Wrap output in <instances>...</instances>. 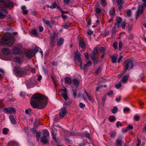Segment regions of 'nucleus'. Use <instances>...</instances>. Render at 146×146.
Instances as JSON below:
<instances>
[{
	"label": "nucleus",
	"mask_w": 146,
	"mask_h": 146,
	"mask_svg": "<svg viewBox=\"0 0 146 146\" xmlns=\"http://www.w3.org/2000/svg\"><path fill=\"white\" fill-rule=\"evenodd\" d=\"M57 35L56 33L54 31L50 35V39L55 41V38Z\"/></svg>",
	"instance_id": "obj_23"
},
{
	"label": "nucleus",
	"mask_w": 146,
	"mask_h": 146,
	"mask_svg": "<svg viewBox=\"0 0 146 146\" xmlns=\"http://www.w3.org/2000/svg\"><path fill=\"white\" fill-rule=\"evenodd\" d=\"M1 51L5 55H8L10 53V50L8 48H2Z\"/></svg>",
	"instance_id": "obj_19"
},
{
	"label": "nucleus",
	"mask_w": 146,
	"mask_h": 146,
	"mask_svg": "<svg viewBox=\"0 0 146 146\" xmlns=\"http://www.w3.org/2000/svg\"><path fill=\"white\" fill-rule=\"evenodd\" d=\"M48 98L39 93L34 94L30 99L31 106L34 108L42 109L47 105Z\"/></svg>",
	"instance_id": "obj_1"
},
{
	"label": "nucleus",
	"mask_w": 146,
	"mask_h": 146,
	"mask_svg": "<svg viewBox=\"0 0 146 146\" xmlns=\"http://www.w3.org/2000/svg\"><path fill=\"white\" fill-rule=\"evenodd\" d=\"M42 21L43 22L46 24L50 26H51V23L49 21L43 19H42Z\"/></svg>",
	"instance_id": "obj_36"
},
{
	"label": "nucleus",
	"mask_w": 146,
	"mask_h": 146,
	"mask_svg": "<svg viewBox=\"0 0 146 146\" xmlns=\"http://www.w3.org/2000/svg\"><path fill=\"white\" fill-rule=\"evenodd\" d=\"M60 90L61 92H62L61 94V95L65 100L66 101L68 98L66 88H65L64 89L61 88Z\"/></svg>",
	"instance_id": "obj_9"
},
{
	"label": "nucleus",
	"mask_w": 146,
	"mask_h": 146,
	"mask_svg": "<svg viewBox=\"0 0 146 146\" xmlns=\"http://www.w3.org/2000/svg\"><path fill=\"white\" fill-rule=\"evenodd\" d=\"M117 3L119 5H123L124 4V2L122 0H117Z\"/></svg>",
	"instance_id": "obj_58"
},
{
	"label": "nucleus",
	"mask_w": 146,
	"mask_h": 146,
	"mask_svg": "<svg viewBox=\"0 0 146 146\" xmlns=\"http://www.w3.org/2000/svg\"><path fill=\"white\" fill-rule=\"evenodd\" d=\"M91 62L90 60H89L86 62V64H85L84 66L83 67L84 70L86 69V68L88 66H91Z\"/></svg>",
	"instance_id": "obj_27"
},
{
	"label": "nucleus",
	"mask_w": 146,
	"mask_h": 146,
	"mask_svg": "<svg viewBox=\"0 0 146 146\" xmlns=\"http://www.w3.org/2000/svg\"><path fill=\"white\" fill-rule=\"evenodd\" d=\"M7 146H19L18 143L14 141H10Z\"/></svg>",
	"instance_id": "obj_20"
},
{
	"label": "nucleus",
	"mask_w": 146,
	"mask_h": 146,
	"mask_svg": "<svg viewBox=\"0 0 146 146\" xmlns=\"http://www.w3.org/2000/svg\"><path fill=\"white\" fill-rule=\"evenodd\" d=\"M93 33V31H91L89 29L87 32V34L89 35H91Z\"/></svg>",
	"instance_id": "obj_57"
},
{
	"label": "nucleus",
	"mask_w": 146,
	"mask_h": 146,
	"mask_svg": "<svg viewBox=\"0 0 146 146\" xmlns=\"http://www.w3.org/2000/svg\"><path fill=\"white\" fill-rule=\"evenodd\" d=\"M3 6L8 8L13 7H14V3L9 0L5 1Z\"/></svg>",
	"instance_id": "obj_10"
},
{
	"label": "nucleus",
	"mask_w": 146,
	"mask_h": 146,
	"mask_svg": "<svg viewBox=\"0 0 146 146\" xmlns=\"http://www.w3.org/2000/svg\"><path fill=\"white\" fill-rule=\"evenodd\" d=\"M116 134V133L115 132H113L110 133V136L111 137H114L115 136Z\"/></svg>",
	"instance_id": "obj_52"
},
{
	"label": "nucleus",
	"mask_w": 146,
	"mask_h": 146,
	"mask_svg": "<svg viewBox=\"0 0 146 146\" xmlns=\"http://www.w3.org/2000/svg\"><path fill=\"white\" fill-rule=\"evenodd\" d=\"M102 68L101 67H99L96 72V74H98L102 70Z\"/></svg>",
	"instance_id": "obj_42"
},
{
	"label": "nucleus",
	"mask_w": 146,
	"mask_h": 146,
	"mask_svg": "<svg viewBox=\"0 0 146 146\" xmlns=\"http://www.w3.org/2000/svg\"><path fill=\"white\" fill-rule=\"evenodd\" d=\"M9 118L10 120L13 124H16V121L14 117L12 115H10L9 117Z\"/></svg>",
	"instance_id": "obj_28"
},
{
	"label": "nucleus",
	"mask_w": 146,
	"mask_h": 146,
	"mask_svg": "<svg viewBox=\"0 0 146 146\" xmlns=\"http://www.w3.org/2000/svg\"><path fill=\"white\" fill-rule=\"evenodd\" d=\"M14 60L15 62L20 63L21 62L20 59L19 57H16L14 59Z\"/></svg>",
	"instance_id": "obj_35"
},
{
	"label": "nucleus",
	"mask_w": 146,
	"mask_h": 146,
	"mask_svg": "<svg viewBox=\"0 0 146 146\" xmlns=\"http://www.w3.org/2000/svg\"><path fill=\"white\" fill-rule=\"evenodd\" d=\"M81 53L80 52L77 53L74 56V57L75 59H77L79 62H82V60L80 57Z\"/></svg>",
	"instance_id": "obj_13"
},
{
	"label": "nucleus",
	"mask_w": 146,
	"mask_h": 146,
	"mask_svg": "<svg viewBox=\"0 0 146 146\" xmlns=\"http://www.w3.org/2000/svg\"><path fill=\"white\" fill-rule=\"evenodd\" d=\"M118 110V108L116 106H115L113 107V108L112 109L111 111L112 113H116Z\"/></svg>",
	"instance_id": "obj_33"
},
{
	"label": "nucleus",
	"mask_w": 146,
	"mask_h": 146,
	"mask_svg": "<svg viewBox=\"0 0 146 146\" xmlns=\"http://www.w3.org/2000/svg\"><path fill=\"white\" fill-rule=\"evenodd\" d=\"M64 40L62 38H60L57 40V45L58 46H60L63 43Z\"/></svg>",
	"instance_id": "obj_22"
},
{
	"label": "nucleus",
	"mask_w": 146,
	"mask_h": 146,
	"mask_svg": "<svg viewBox=\"0 0 146 146\" xmlns=\"http://www.w3.org/2000/svg\"><path fill=\"white\" fill-rule=\"evenodd\" d=\"M4 112L8 115L11 114L14 112L15 113L16 110L13 108L8 107L5 108L3 110Z\"/></svg>",
	"instance_id": "obj_8"
},
{
	"label": "nucleus",
	"mask_w": 146,
	"mask_h": 146,
	"mask_svg": "<svg viewBox=\"0 0 146 146\" xmlns=\"http://www.w3.org/2000/svg\"><path fill=\"white\" fill-rule=\"evenodd\" d=\"M79 46L83 49L85 48L86 46V44L84 40L80 41L79 42Z\"/></svg>",
	"instance_id": "obj_17"
},
{
	"label": "nucleus",
	"mask_w": 146,
	"mask_h": 146,
	"mask_svg": "<svg viewBox=\"0 0 146 146\" xmlns=\"http://www.w3.org/2000/svg\"><path fill=\"white\" fill-rule=\"evenodd\" d=\"M9 131V130L7 128H4L3 130V133L4 135L7 134L8 132Z\"/></svg>",
	"instance_id": "obj_34"
},
{
	"label": "nucleus",
	"mask_w": 146,
	"mask_h": 146,
	"mask_svg": "<svg viewBox=\"0 0 146 146\" xmlns=\"http://www.w3.org/2000/svg\"><path fill=\"white\" fill-rule=\"evenodd\" d=\"M64 80L65 83L68 85H70L72 83V80L71 78L69 77H66Z\"/></svg>",
	"instance_id": "obj_21"
},
{
	"label": "nucleus",
	"mask_w": 146,
	"mask_h": 146,
	"mask_svg": "<svg viewBox=\"0 0 146 146\" xmlns=\"http://www.w3.org/2000/svg\"><path fill=\"white\" fill-rule=\"evenodd\" d=\"M39 31L40 32H42L43 31V27L42 26H39Z\"/></svg>",
	"instance_id": "obj_62"
},
{
	"label": "nucleus",
	"mask_w": 146,
	"mask_h": 146,
	"mask_svg": "<svg viewBox=\"0 0 146 146\" xmlns=\"http://www.w3.org/2000/svg\"><path fill=\"white\" fill-rule=\"evenodd\" d=\"M142 132L143 133L146 132V125L144 126L142 129Z\"/></svg>",
	"instance_id": "obj_64"
},
{
	"label": "nucleus",
	"mask_w": 146,
	"mask_h": 146,
	"mask_svg": "<svg viewBox=\"0 0 146 146\" xmlns=\"http://www.w3.org/2000/svg\"><path fill=\"white\" fill-rule=\"evenodd\" d=\"M142 1L144 3L141 6L139 5L138 10L135 13V19H137L140 15L143 13L145 8L146 7V0H142Z\"/></svg>",
	"instance_id": "obj_4"
},
{
	"label": "nucleus",
	"mask_w": 146,
	"mask_h": 146,
	"mask_svg": "<svg viewBox=\"0 0 146 146\" xmlns=\"http://www.w3.org/2000/svg\"><path fill=\"white\" fill-rule=\"evenodd\" d=\"M70 23H67L63 26L65 29H68L70 26Z\"/></svg>",
	"instance_id": "obj_46"
},
{
	"label": "nucleus",
	"mask_w": 146,
	"mask_h": 146,
	"mask_svg": "<svg viewBox=\"0 0 146 146\" xmlns=\"http://www.w3.org/2000/svg\"><path fill=\"white\" fill-rule=\"evenodd\" d=\"M118 27H120V24L122 21V19L120 17H117L116 19Z\"/></svg>",
	"instance_id": "obj_25"
},
{
	"label": "nucleus",
	"mask_w": 146,
	"mask_h": 146,
	"mask_svg": "<svg viewBox=\"0 0 146 146\" xmlns=\"http://www.w3.org/2000/svg\"><path fill=\"white\" fill-rule=\"evenodd\" d=\"M73 95L74 98H76L77 95V90L76 89H73L72 90Z\"/></svg>",
	"instance_id": "obj_32"
},
{
	"label": "nucleus",
	"mask_w": 146,
	"mask_h": 146,
	"mask_svg": "<svg viewBox=\"0 0 146 146\" xmlns=\"http://www.w3.org/2000/svg\"><path fill=\"white\" fill-rule=\"evenodd\" d=\"M115 117L114 116H110L109 117V119L110 122H112L114 121L115 120Z\"/></svg>",
	"instance_id": "obj_31"
},
{
	"label": "nucleus",
	"mask_w": 146,
	"mask_h": 146,
	"mask_svg": "<svg viewBox=\"0 0 146 146\" xmlns=\"http://www.w3.org/2000/svg\"><path fill=\"white\" fill-rule=\"evenodd\" d=\"M40 135L41 133L40 132H37L36 133V139L37 141L39 140Z\"/></svg>",
	"instance_id": "obj_48"
},
{
	"label": "nucleus",
	"mask_w": 146,
	"mask_h": 146,
	"mask_svg": "<svg viewBox=\"0 0 146 146\" xmlns=\"http://www.w3.org/2000/svg\"><path fill=\"white\" fill-rule=\"evenodd\" d=\"M117 42L115 41L114 42L113 44V47L115 49H116L117 48Z\"/></svg>",
	"instance_id": "obj_43"
},
{
	"label": "nucleus",
	"mask_w": 146,
	"mask_h": 146,
	"mask_svg": "<svg viewBox=\"0 0 146 146\" xmlns=\"http://www.w3.org/2000/svg\"><path fill=\"white\" fill-rule=\"evenodd\" d=\"M134 119L135 121H137L140 120V117L138 115H135L134 116Z\"/></svg>",
	"instance_id": "obj_47"
},
{
	"label": "nucleus",
	"mask_w": 146,
	"mask_h": 146,
	"mask_svg": "<svg viewBox=\"0 0 146 146\" xmlns=\"http://www.w3.org/2000/svg\"><path fill=\"white\" fill-rule=\"evenodd\" d=\"M40 50H41L40 48L38 46H36L34 49V51L35 53H36L38 51Z\"/></svg>",
	"instance_id": "obj_51"
},
{
	"label": "nucleus",
	"mask_w": 146,
	"mask_h": 146,
	"mask_svg": "<svg viewBox=\"0 0 146 146\" xmlns=\"http://www.w3.org/2000/svg\"><path fill=\"white\" fill-rule=\"evenodd\" d=\"M125 66L124 67V71L123 74H125L127 70H130L131 69L133 66V63L131 59H127L124 62Z\"/></svg>",
	"instance_id": "obj_3"
},
{
	"label": "nucleus",
	"mask_w": 146,
	"mask_h": 146,
	"mask_svg": "<svg viewBox=\"0 0 146 146\" xmlns=\"http://www.w3.org/2000/svg\"><path fill=\"white\" fill-rule=\"evenodd\" d=\"M6 15L4 14L2 12L0 11V19H2L5 18Z\"/></svg>",
	"instance_id": "obj_38"
},
{
	"label": "nucleus",
	"mask_w": 146,
	"mask_h": 146,
	"mask_svg": "<svg viewBox=\"0 0 146 146\" xmlns=\"http://www.w3.org/2000/svg\"><path fill=\"white\" fill-rule=\"evenodd\" d=\"M72 82L73 84L76 86V87H78L79 85V81L76 79H73L72 80Z\"/></svg>",
	"instance_id": "obj_24"
},
{
	"label": "nucleus",
	"mask_w": 146,
	"mask_h": 146,
	"mask_svg": "<svg viewBox=\"0 0 146 146\" xmlns=\"http://www.w3.org/2000/svg\"><path fill=\"white\" fill-rule=\"evenodd\" d=\"M50 46L52 47H53L54 46V44L55 41L50 39Z\"/></svg>",
	"instance_id": "obj_44"
},
{
	"label": "nucleus",
	"mask_w": 146,
	"mask_h": 146,
	"mask_svg": "<svg viewBox=\"0 0 146 146\" xmlns=\"http://www.w3.org/2000/svg\"><path fill=\"white\" fill-rule=\"evenodd\" d=\"M20 50V49L19 47H15L13 49V54L15 55L19 54V53Z\"/></svg>",
	"instance_id": "obj_16"
},
{
	"label": "nucleus",
	"mask_w": 146,
	"mask_h": 146,
	"mask_svg": "<svg viewBox=\"0 0 146 146\" xmlns=\"http://www.w3.org/2000/svg\"><path fill=\"white\" fill-rule=\"evenodd\" d=\"M121 83L120 81L117 84L115 85V87L117 89H119L121 88L122 86Z\"/></svg>",
	"instance_id": "obj_39"
},
{
	"label": "nucleus",
	"mask_w": 146,
	"mask_h": 146,
	"mask_svg": "<svg viewBox=\"0 0 146 146\" xmlns=\"http://www.w3.org/2000/svg\"><path fill=\"white\" fill-rule=\"evenodd\" d=\"M123 46V43L121 41H120L119 42V50L121 51V48H122Z\"/></svg>",
	"instance_id": "obj_49"
},
{
	"label": "nucleus",
	"mask_w": 146,
	"mask_h": 146,
	"mask_svg": "<svg viewBox=\"0 0 146 146\" xmlns=\"http://www.w3.org/2000/svg\"><path fill=\"white\" fill-rule=\"evenodd\" d=\"M98 48L97 47L94 48L93 51L90 55V57L94 61V65L97 64L98 62V59L96 55L98 54Z\"/></svg>",
	"instance_id": "obj_5"
},
{
	"label": "nucleus",
	"mask_w": 146,
	"mask_h": 146,
	"mask_svg": "<svg viewBox=\"0 0 146 146\" xmlns=\"http://www.w3.org/2000/svg\"><path fill=\"white\" fill-rule=\"evenodd\" d=\"M31 131L33 133V134H35L36 133V131L35 128H32L31 129Z\"/></svg>",
	"instance_id": "obj_63"
},
{
	"label": "nucleus",
	"mask_w": 146,
	"mask_h": 146,
	"mask_svg": "<svg viewBox=\"0 0 146 146\" xmlns=\"http://www.w3.org/2000/svg\"><path fill=\"white\" fill-rule=\"evenodd\" d=\"M85 106V105L84 104L82 103H80L79 104V106L80 108H83Z\"/></svg>",
	"instance_id": "obj_56"
},
{
	"label": "nucleus",
	"mask_w": 146,
	"mask_h": 146,
	"mask_svg": "<svg viewBox=\"0 0 146 146\" xmlns=\"http://www.w3.org/2000/svg\"><path fill=\"white\" fill-rule=\"evenodd\" d=\"M109 33V31L108 30H106L104 31L103 35L104 36H107Z\"/></svg>",
	"instance_id": "obj_59"
},
{
	"label": "nucleus",
	"mask_w": 146,
	"mask_h": 146,
	"mask_svg": "<svg viewBox=\"0 0 146 146\" xmlns=\"http://www.w3.org/2000/svg\"><path fill=\"white\" fill-rule=\"evenodd\" d=\"M127 16L128 17H130L131 16V11L130 9H128L126 12Z\"/></svg>",
	"instance_id": "obj_41"
},
{
	"label": "nucleus",
	"mask_w": 146,
	"mask_h": 146,
	"mask_svg": "<svg viewBox=\"0 0 146 146\" xmlns=\"http://www.w3.org/2000/svg\"><path fill=\"white\" fill-rule=\"evenodd\" d=\"M66 113V108H62L61 111L60 113V117L61 118H63L65 115Z\"/></svg>",
	"instance_id": "obj_12"
},
{
	"label": "nucleus",
	"mask_w": 146,
	"mask_h": 146,
	"mask_svg": "<svg viewBox=\"0 0 146 146\" xmlns=\"http://www.w3.org/2000/svg\"><path fill=\"white\" fill-rule=\"evenodd\" d=\"M15 39L13 37L3 36L0 40V46L3 45L9 44V46H11L13 44Z\"/></svg>",
	"instance_id": "obj_2"
},
{
	"label": "nucleus",
	"mask_w": 146,
	"mask_h": 146,
	"mask_svg": "<svg viewBox=\"0 0 146 146\" xmlns=\"http://www.w3.org/2000/svg\"><path fill=\"white\" fill-rule=\"evenodd\" d=\"M117 56L118 55L117 54L111 56V60L113 63H115L116 62Z\"/></svg>",
	"instance_id": "obj_18"
},
{
	"label": "nucleus",
	"mask_w": 146,
	"mask_h": 146,
	"mask_svg": "<svg viewBox=\"0 0 146 146\" xmlns=\"http://www.w3.org/2000/svg\"><path fill=\"white\" fill-rule=\"evenodd\" d=\"M120 125L121 126H122V124L119 121H117L116 123V127H119V125Z\"/></svg>",
	"instance_id": "obj_55"
},
{
	"label": "nucleus",
	"mask_w": 146,
	"mask_h": 146,
	"mask_svg": "<svg viewBox=\"0 0 146 146\" xmlns=\"http://www.w3.org/2000/svg\"><path fill=\"white\" fill-rule=\"evenodd\" d=\"M99 50L101 52V53H104L105 52L106 49L105 47L101 46Z\"/></svg>",
	"instance_id": "obj_40"
},
{
	"label": "nucleus",
	"mask_w": 146,
	"mask_h": 146,
	"mask_svg": "<svg viewBox=\"0 0 146 146\" xmlns=\"http://www.w3.org/2000/svg\"><path fill=\"white\" fill-rule=\"evenodd\" d=\"M43 136L41 138V141L44 144H46L48 143L49 140L47 137L49 136V134L47 130H44L43 134Z\"/></svg>",
	"instance_id": "obj_6"
},
{
	"label": "nucleus",
	"mask_w": 146,
	"mask_h": 146,
	"mask_svg": "<svg viewBox=\"0 0 146 146\" xmlns=\"http://www.w3.org/2000/svg\"><path fill=\"white\" fill-rule=\"evenodd\" d=\"M129 77V74H127L126 75L124 76L122 78L121 80L120 81L121 82L125 84L127 82L128 78Z\"/></svg>",
	"instance_id": "obj_14"
},
{
	"label": "nucleus",
	"mask_w": 146,
	"mask_h": 146,
	"mask_svg": "<svg viewBox=\"0 0 146 146\" xmlns=\"http://www.w3.org/2000/svg\"><path fill=\"white\" fill-rule=\"evenodd\" d=\"M95 11L97 13L99 14L102 11L98 7H96L95 10Z\"/></svg>",
	"instance_id": "obj_45"
},
{
	"label": "nucleus",
	"mask_w": 146,
	"mask_h": 146,
	"mask_svg": "<svg viewBox=\"0 0 146 146\" xmlns=\"http://www.w3.org/2000/svg\"><path fill=\"white\" fill-rule=\"evenodd\" d=\"M61 17L64 20L68 18L67 16L66 15H64L63 14H62L61 15Z\"/></svg>",
	"instance_id": "obj_60"
},
{
	"label": "nucleus",
	"mask_w": 146,
	"mask_h": 146,
	"mask_svg": "<svg viewBox=\"0 0 146 146\" xmlns=\"http://www.w3.org/2000/svg\"><path fill=\"white\" fill-rule=\"evenodd\" d=\"M60 11L61 12L62 14H64V13L69 14V12L68 11H64L62 10H60Z\"/></svg>",
	"instance_id": "obj_61"
},
{
	"label": "nucleus",
	"mask_w": 146,
	"mask_h": 146,
	"mask_svg": "<svg viewBox=\"0 0 146 146\" xmlns=\"http://www.w3.org/2000/svg\"><path fill=\"white\" fill-rule=\"evenodd\" d=\"M31 33L33 35L38 36L39 35L38 34L36 30L35 29L32 30L31 32Z\"/></svg>",
	"instance_id": "obj_30"
},
{
	"label": "nucleus",
	"mask_w": 146,
	"mask_h": 146,
	"mask_svg": "<svg viewBox=\"0 0 146 146\" xmlns=\"http://www.w3.org/2000/svg\"><path fill=\"white\" fill-rule=\"evenodd\" d=\"M101 4L103 7H105L107 5L105 0H100Z\"/></svg>",
	"instance_id": "obj_37"
},
{
	"label": "nucleus",
	"mask_w": 146,
	"mask_h": 146,
	"mask_svg": "<svg viewBox=\"0 0 146 146\" xmlns=\"http://www.w3.org/2000/svg\"><path fill=\"white\" fill-rule=\"evenodd\" d=\"M116 146H122V139L121 138H118L115 142Z\"/></svg>",
	"instance_id": "obj_15"
},
{
	"label": "nucleus",
	"mask_w": 146,
	"mask_h": 146,
	"mask_svg": "<svg viewBox=\"0 0 146 146\" xmlns=\"http://www.w3.org/2000/svg\"><path fill=\"white\" fill-rule=\"evenodd\" d=\"M13 71L16 76L18 77H21L24 73V71L16 67L13 69Z\"/></svg>",
	"instance_id": "obj_7"
},
{
	"label": "nucleus",
	"mask_w": 146,
	"mask_h": 146,
	"mask_svg": "<svg viewBox=\"0 0 146 146\" xmlns=\"http://www.w3.org/2000/svg\"><path fill=\"white\" fill-rule=\"evenodd\" d=\"M57 6V4L56 3H53L51 6L47 5L46 7L47 8H50L52 9H53L56 8Z\"/></svg>",
	"instance_id": "obj_29"
},
{
	"label": "nucleus",
	"mask_w": 146,
	"mask_h": 146,
	"mask_svg": "<svg viewBox=\"0 0 146 146\" xmlns=\"http://www.w3.org/2000/svg\"><path fill=\"white\" fill-rule=\"evenodd\" d=\"M110 14L111 16H114L115 15V11L114 9V7H111L110 10Z\"/></svg>",
	"instance_id": "obj_26"
},
{
	"label": "nucleus",
	"mask_w": 146,
	"mask_h": 146,
	"mask_svg": "<svg viewBox=\"0 0 146 146\" xmlns=\"http://www.w3.org/2000/svg\"><path fill=\"white\" fill-rule=\"evenodd\" d=\"M106 97H107V94H106L103 96V98L102 99V102H103V104H104V103L105 102L106 100Z\"/></svg>",
	"instance_id": "obj_53"
},
{
	"label": "nucleus",
	"mask_w": 146,
	"mask_h": 146,
	"mask_svg": "<svg viewBox=\"0 0 146 146\" xmlns=\"http://www.w3.org/2000/svg\"><path fill=\"white\" fill-rule=\"evenodd\" d=\"M39 125V123L38 122V119H36L35 123L34 124L35 126L36 127H38Z\"/></svg>",
	"instance_id": "obj_54"
},
{
	"label": "nucleus",
	"mask_w": 146,
	"mask_h": 146,
	"mask_svg": "<svg viewBox=\"0 0 146 146\" xmlns=\"http://www.w3.org/2000/svg\"><path fill=\"white\" fill-rule=\"evenodd\" d=\"M116 26H114L111 30V32L114 35L116 33Z\"/></svg>",
	"instance_id": "obj_50"
},
{
	"label": "nucleus",
	"mask_w": 146,
	"mask_h": 146,
	"mask_svg": "<svg viewBox=\"0 0 146 146\" xmlns=\"http://www.w3.org/2000/svg\"><path fill=\"white\" fill-rule=\"evenodd\" d=\"M25 56L28 59H31L33 57L32 53L31 51L29 50H26L24 51Z\"/></svg>",
	"instance_id": "obj_11"
}]
</instances>
